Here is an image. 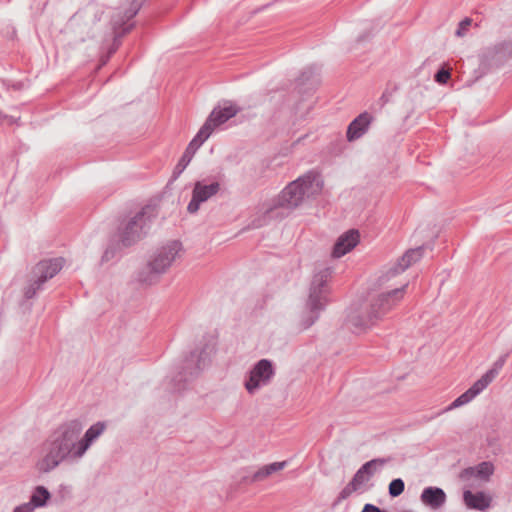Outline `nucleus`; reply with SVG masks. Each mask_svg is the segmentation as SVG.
I'll use <instances>...</instances> for the list:
<instances>
[{
  "instance_id": "obj_2",
  "label": "nucleus",
  "mask_w": 512,
  "mask_h": 512,
  "mask_svg": "<svg viewBox=\"0 0 512 512\" xmlns=\"http://www.w3.org/2000/svg\"><path fill=\"white\" fill-rule=\"evenodd\" d=\"M406 284L401 288L370 294L368 299L354 309L348 318L350 328L360 334L371 329L403 299Z\"/></svg>"
},
{
  "instance_id": "obj_1",
  "label": "nucleus",
  "mask_w": 512,
  "mask_h": 512,
  "mask_svg": "<svg viewBox=\"0 0 512 512\" xmlns=\"http://www.w3.org/2000/svg\"><path fill=\"white\" fill-rule=\"evenodd\" d=\"M82 429L81 423L76 420L58 426L43 446L44 455L38 462L39 470L48 472L67 458L81 457L84 452L78 450Z\"/></svg>"
},
{
  "instance_id": "obj_22",
  "label": "nucleus",
  "mask_w": 512,
  "mask_h": 512,
  "mask_svg": "<svg viewBox=\"0 0 512 512\" xmlns=\"http://www.w3.org/2000/svg\"><path fill=\"white\" fill-rule=\"evenodd\" d=\"M473 396L471 395V393L467 390L465 391L463 394H461L459 397H457L449 406L448 409H455V408H458L460 406H463L465 404H468L469 402H471L473 400Z\"/></svg>"
},
{
  "instance_id": "obj_25",
  "label": "nucleus",
  "mask_w": 512,
  "mask_h": 512,
  "mask_svg": "<svg viewBox=\"0 0 512 512\" xmlns=\"http://www.w3.org/2000/svg\"><path fill=\"white\" fill-rule=\"evenodd\" d=\"M450 78V72L449 70H440L435 75V80L440 84H445Z\"/></svg>"
},
{
  "instance_id": "obj_9",
  "label": "nucleus",
  "mask_w": 512,
  "mask_h": 512,
  "mask_svg": "<svg viewBox=\"0 0 512 512\" xmlns=\"http://www.w3.org/2000/svg\"><path fill=\"white\" fill-rule=\"evenodd\" d=\"M423 248L418 247L415 249L408 250L399 260L395 268L391 269L385 275L381 276L379 279L380 285L386 286L387 288L390 285H387V282L390 280V276H395L399 273H402L407 268H409L412 264L418 262L423 257Z\"/></svg>"
},
{
  "instance_id": "obj_19",
  "label": "nucleus",
  "mask_w": 512,
  "mask_h": 512,
  "mask_svg": "<svg viewBox=\"0 0 512 512\" xmlns=\"http://www.w3.org/2000/svg\"><path fill=\"white\" fill-rule=\"evenodd\" d=\"M286 467V462H274L268 465H264L260 467L256 472L253 473L251 476L250 481L251 482H260L264 481L271 475L283 470Z\"/></svg>"
},
{
  "instance_id": "obj_15",
  "label": "nucleus",
  "mask_w": 512,
  "mask_h": 512,
  "mask_svg": "<svg viewBox=\"0 0 512 512\" xmlns=\"http://www.w3.org/2000/svg\"><path fill=\"white\" fill-rule=\"evenodd\" d=\"M385 463L384 459H374L366 462L354 475L349 486L353 491L357 490L361 485L366 483L373 475L376 466H381Z\"/></svg>"
},
{
  "instance_id": "obj_18",
  "label": "nucleus",
  "mask_w": 512,
  "mask_h": 512,
  "mask_svg": "<svg viewBox=\"0 0 512 512\" xmlns=\"http://www.w3.org/2000/svg\"><path fill=\"white\" fill-rule=\"evenodd\" d=\"M371 122V117L368 113H362L355 118L347 129V139L353 141L359 138L368 128Z\"/></svg>"
},
{
  "instance_id": "obj_10",
  "label": "nucleus",
  "mask_w": 512,
  "mask_h": 512,
  "mask_svg": "<svg viewBox=\"0 0 512 512\" xmlns=\"http://www.w3.org/2000/svg\"><path fill=\"white\" fill-rule=\"evenodd\" d=\"M494 471V464L488 461H484L475 466L463 469L459 474V478L461 481L466 482L471 486L474 479H478L482 482L490 481Z\"/></svg>"
},
{
  "instance_id": "obj_7",
  "label": "nucleus",
  "mask_w": 512,
  "mask_h": 512,
  "mask_svg": "<svg viewBox=\"0 0 512 512\" xmlns=\"http://www.w3.org/2000/svg\"><path fill=\"white\" fill-rule=\"evenodd\" d=\"M273 376L271 363L266 360H260L251 370L249 379L245 383V388L249 393H254L258 388L266 385Z\"/></svg>"
},
{
  "instance_id": "obj_13",
  "label": "nucleus",
  "mask_w": 512,
  "mask_h": 512,
  "mask_svg": "<svg viewBox=\"0 0 512 512\" xmlns=\"http://www.w3.org/2000/svg\"><path fill=\"white\" fill-rule=\"evenodd\" d=\"M463 501L467 508L486 511L491 507L492 496L484 491L472 492L465 490L463 492Z\"/></svg>"
},
{
  "instance_id": "obj_26",
  "label": "nucleus",
  "mask_w": 512,
  "mask_h": 512,
  "mask_svg": "<svg viewBox=\"0 0 512 512\" xmlns=\"http://www.w3.org/2000/svg\"><path fill=\"white\" fill-rule=\"evenodd\" d=\"M34 506L31 503H25L15 508L14 512H32Z\"/></svg>"
},
{
  "instance_id": "obj_14",
  "label": "nucleus",
  "mask_w": 512,
  "mask_h": 512,
  "mask_svg": "<svg viewBox=\"0 0 512 512\" xmlns=\"http://www.w3.org/2000/svg\"><path fill=\"white\" fill-rule=\"evenodd\" d=\"M359 242V233L356 230H350L341 235L334 245L332 256L340 258L350 252Z\"/></svg>"
},
{
  "instance_id": "obj_21",
  "label": "nucleus",
  "mask_w": 512,
  "mask_h": 512,
  "mask_svg": "<svg viewBox=\"0 0 512 512\" xmlns=\"http://www.w3.org/2000/svg\"><path fill=\"white\" fill-rule=\"evenodd\" d=\"M50 494L49 492L42 486L36 488L35 492L31 497V504L34 507L43 506L48 500Z\"/></svg>"
},
{
  "instance_id": "obj_12",
  "label": "nucleus",
  "mask_w": 512,
  "mask_h": 512,
  "mask_svg": "<svg viewBox=\"0 0 512 512\" xmlns=\"http://www.w3.org/2000/svg\"><path fill=\"white\" fill-rule=\"evenodd\" d=\"M144 216L145 211H142L125 225L121 232V241L124 245H130L132 242L140 238L145 223Z\"/></svg>"
},
{
  "instance_id": "obj_4",
  "label": "nucleus",
  "mask_w": 512,
  "mask_h": 512,
  "mask_svg": "<svg viewBox=\"0 0 512 512\" xmlns=\"http://www.w3.org/2000/svg\"><path fill=\"white\" fill-rule=\"evenodd\" d=\"M322 189V182L313 173L305 174L287 185L279 196L280 205L297 207L305 198L318 194Z\"/></svg>"
},
{
  "instance_id": "obj_23",
  "label": "nucleus",
  "mask_w": 512,
  "mask_h": 512,
  "mask_svg": "<svg viewBox=\"0 0 512 512\" xmlns=\"http://www.w3.org/2000/svg\"><path fill=\"white\" fill-rule=\"evenodd\" d=\"M404 487L405 485L402 479H394L389 484V494L392 497H397L403 493Z\"/></svg>"
},
{
  "instance_id": "obj_20",
  "label": "nucleus",
  "mask_w": 512,
  "mask_h": 512,
  "mask_svg": "<svg viewBox=\"0 0 512 512\" xmlns=\"http://www.w3.org/2000/svg\"><path fill=\"white\" fill-rule=\"evenodd\" d=\"M105 425L103 423H96L92 425L84 434V436L80 437V447L79 452H86V450L89 448L91 443L101 435V433L104 431Z\"/></svg>"
},
{
  "instance_id": "obj_17",
  "label": "nucleus",
  "mask_w": 512,
  "mask_h": 512,
  "mask_svg": "<svg viewBox=\"0 0 512 512\" xmlns=\"http://www.w3.org/2000/svg\"><path fill=\"white\" fill-rule=\"evenodd\" d=\"M421 501L432 509H438L445 503L446 494L441 488L428 487L423 490Z\"/></svg>"
},
{
  "instance_id": "obj_8",
  "label": "nucleus",
  "mask_w": 512,
  "mask_h": 512,
  "mask_svg": "<svg viewBox=\"0 0 512 512\" xmlns=\"http://www.w3.org/2000/svg\"><path fill=\"white\" fill-rule=\"evenodd\" d=\"M62 265L63 260L61 258L54 260H46L38 263L34 269V275L38 279L37 287L33 289H28L25 292L26 296L28 298L32 297L42 283L47 281L49 278H52L61 270Z\"/></svg>"
},
{
  "instance_id": "obj_11",
  "label": "nucleus",
  "mask_w": 512,
  "mask_h": 512,
  "mask_svg": "<svg viewBox=\"0 0 512 512\" xmlns=\"http://www.w3.org/2000/svg\"><path fill=\"white\" fill-rule=\"evenodd\" d=\"M219 190L218 183H212L210 185H204L201 182H197L193 189V196L188 204V211L191 213L196 212L199 209L200 203L208 200L210 197L215 195Z\"/></svg>"
},
{
  "instance_id": "obj_6",
  "label": "nucleus",
  "mask_w": 512,
  "mask_h": 512,
  "mask_svg": "<svg viewBox=\"0 0 512 512\" xmlns=\"http://www.w3.org/2000/svg\"><path fill=\"white\" fill-rule=\"evenodd\" d=\"M239 109L233 104L219 106L213 109L205 124L201 127L197 135L190 142L183 159L189 153H194L202 143L209 138L213 130L221 124H224L230 118L238 113Z\"/></svg>"
},
{
  "instance_id": "obj_5",
  "label": "nucleus",
  "mask_w": 512,
  "mask_h": 512,
  "mask_svg": "<svg viewBox=\"0 0 512 512\" xmlns=\"http://www.w3.org/2000/svg\"><path fill=\"white\" fill-rule=\"evenodd\" d=\"M326 283V275L315 276L310 287L308 300L298 311L300 326L302 328H307L312 325L317 318V311L323 307L325 303Z\"/></svg>"
},
{
  "instance_id": "obj_3",
  "label": "nucleus",
  "mask_w": 512,
  "mask_h": 512,
  "mask_svg": "<svg viewBox=\"0 0 512 512\" xmlns=\"http://www.w3.org/2000/svg\"><path fill=\"white\" fill-rule=\"evenodd\" d=\"M182 251V244L179 241H170L161 246L151 257L147 267L140 274V281L151 285L155 283L158 276L165 273Z\"/></svg>"
},
{
  "instance_id": "obj_16",
  "label": "nucleus",
  "mask_w": 512,
  "mask_h": 512,
  "mask_svg": "<svg viewBox=\"0 0 512 512\" xmlns=\"http://www.w3.org/2000/svg\"><path fill=\"white\" fill-rule=\"evenodd\" d=\"M502 368L501 362H496L491 369H489L485 374L481 376L469 389L468 391L471 393L473 398L479 395L482 391H484L490 383L497 377L500 369Z\"/></svg>"
},
{
  "instance_id": "obj_24",
  "label": "nucleus",
  "mask_w": 512,
  "mask_h": 512,
  "mask_svg": "<svg viewBox=\"0 0 512 512\" xmlns=\"http://www.w3.org/2000/svg\"><path fill=\"white\" fill-rule=\"evenodd\" d=\"M471 24L472 20L470 18H465L464 20H462L459 23L458 29L456 30V35L458 37H463L466 34L469 27L471 26Z\"/></svg>"
}]
</instances>
